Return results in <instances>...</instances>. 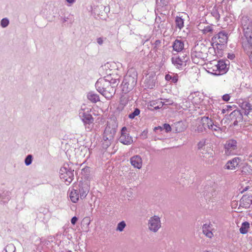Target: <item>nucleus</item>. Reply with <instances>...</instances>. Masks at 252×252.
I'll use <instances>...</instances> for the list:
<instances>
[{
	"label": "nucleus",
	"instance_id": "obj_51",
	"mask_svg": "<svg viewBox=\"0 0 252 252\" xmlns=\"http://www.w3.org/2000/svg\"><path fill=\"white\" fill-rule=\"evenodd\" d=\"M172 76L169 74H166L165 76V79L166 81H171Z\"/></svg>",
	"mask_w": 252,
	"mask_h": 252
},
{
	"label": "nucleus",
	"instance_id": "obj_3",
	"mask_svg": "<svg viewBox=\"0 0 252 252\" xmlns=\"http://www.w3.org/2000/svg\"><path fill=\"white\" fill-rule=\"evenodd\" d=\"M201 124L204 126V128H208L210 129L213 132V134L219 137L220 134V127L219 125L214 123L211 119L208 117H203L202 118L200 122Z\"/></svg>",
	"mask_w": 252,
	"mask_h": 252
},
{
	"label": "nucleus",
	"instance_id": "obj_10",
	"mask_svg": "<svg viewBox=\"0 0 252 252\" xmlns=\"http://www.w3.org/2000/svg\"><path fill=\"white\" fill-rule=\"evenodd\" d=\"M227 119H230L231 121H234L233 125L236 126L238 124V122L242 121L243 115L240 110H235L232 111L229 116L221 120V123L223 121H225L224 124L226 123Z\"/></svg>",
	"mask_w": 252,
	"mask_h": 252
},
{
	"label": "nucleus",
	"instance_id": "obj_50",
	"mask_svg": "<svg viewBox=\"0 0 252 252\" xmlns=\"http://www.w3.org/2000/svg\"><path fill=\"white\" fill-rule=\"evenodd\" d=\"M158 28L162 29L165 28L164 22H160V24H159L158 26Z\"/></svg>",
	"mask_w": 252,
	"mask_h": 252
},
{
	"label": "nucleus",
	"instance_id": "obj_40",
	"mask_svg": "<svg viewBox=\"0 0 252 252\" xmlns=\"http://www.w3.org/2000/svg\"><path fill=\"white\" fill-rule=\"evenodd\" d=\"M112 144V142H108L107 140L105 141L102 140V146L103 149H107Z\"/></svg>",
	"mask_w": 252,
	"mask_h": 252
},
{
	"label": "nucleus",
	"instance_id": "obj_46",
	"mask_svg": "<svg viewBox=\"0 0 252 252\" xmlns=\"http://www.w3.org/2000/svg\"><path fill=\"white\" fill-rule=\"evenodd\" d=\"M230 95L229 94H224L222 96V99L223 100L225 101H228L230 99Z\"/></svg>",
	"mask_w": 252,
	"mask_h": 252
},
{
	"label": "nucleus",
	"instance_id": "obj_9",
	"mask_svg": "<svg viewBox=\"0 0 252 252\" xmlns=\"http://www.w3.org/2000/svg\"><path fill=\"white\" fill-rule=\"evenodd\" d=\"M156 76L154 73H148L145 76L143 87L145 89H152L155 87Z\"/></svg>",
	"mask_w": 252,
	"mask_h": 252
},
{
	"label": "nucleus",
	"instance_id": "obj_60",
	"mask_svg": "<svg viewBox=\"0 0 252 252\" xmlns=\"http://www.w3.org/2000/svg\"><path fill=\"white\" fill-rule=\"evenodd\" d=\"M185 128H183L182 129L180 130L179 131H182L184 130Z\"/></svg>",
	"mask_w": 252,
	"mask_h": 252
},
{
	"label": "nucleus",
	"instance_id": "obj_57",
	"mask_svg": "<svg viewBox=\"0 0 252 252\" xmlns=\"http://www.w3.org/2000/svg\"><path fill=\"white\" fill-rule=\"evenodd\" d=\"M248 55L249 56L250 62H251V63L252 64V52Z\"/></svg>",
	"mask_w": 252,
	"mask_h": 252
},
{
	"label": "nucleus",
	"instance_id": "obj_28",
	"mask_svg": "<svg viewBox=\"0 0 252 252\" xmlns=\"http://www.w3.org/2000/svg\"><path fill=\"white\" fill-rule=\"evenodd\" d=\"M104 78H105L106 80H108L110 86L113 87L114 89H115L119 83L118 79L112 78L111 76H107Z\"/></svg>",
	"mask_w": 252,
	"mask_h": 252
},
{
	"label": "nucleus",
	"instance_id": "obj_15",
	"mask_svg": "<svg viewBox=\"0 0 252 252\" xmlns=\"http://www.w3.org/2000/svg\"><path fill=\"white\" fill-rule=\"evenodd\" d=\"M130 162L134 168L140 169L142 167V159L139 155L132 156L130 158Z\"/></svg>",
	"mask_w": 252,
	"mask_h": 252
},
{
	"label": "nucleus",
	"instance_id": "obj_5",
	"mask_svg": "<svg viewBox=\"0 0 252 252\" xmlns=\"http://www.w3.org/2000/svg\"><path fill=\"white\" fill-rule=\"evenodd\" d=\"M238 149V143L234 139H230L226 141L224 144V155L230 156L237 154Z\"/></svg>",
	"mask_w": 252,
	"mask_h": 252
},
{
	"label": "nucleus",
	"instance_id": "obj_58",
	"mask_svg": "<svg viewBox=\"0 0 252 252\" xmlns=\"http://www.w3.org/2000/svg\"><path fill=\"white\" fill-rule=\"evenodd\" d=\"M248 189H249V187L247 186V187H245L241 192V193H243V192L247 191Z\"/></svg>",
	"mask_w": 252,
	"mask_h": 252
},
{
	"label": "nucleus",
	"instance_id": "obj_22",
	"mask_svg": "<svg viewBox=\"0 0 252 252\" xmlns=\"http://www.w3.org/2000/svg\"><path fill=\"white\" fill-rule=\"evenodd\" d=\"M246 40L243 41L242 46L247 54L252 53V38H246Z\"/></svg>",
	"mask_w": 252,
	"mask_h": 252
},
{
	"label": "nucleus",
	"instance_id": "obj_18",
	"mask_svg": "<svg viewBox=\"0 0 252 252\" xmlns=\"http://www.w3.org/2000/svg\"><path fill=\"white\" fill-rule=\"evenodd\" d=\"M238 104L244 115L248 116L252 110V105L250 102L242 100L241 101H240Z\"/></svg>",
	"mask_w": 252,
	"mask_h": 252
},
{
	"label": "nucleus",
	"instance_id": "obj_7",
	"mask_svg": "<svg viewBox=\"0 0 252 252\" xmlns=\"http://www.w3.org/2000/svg\"><path fill=\"white\" fill-rule=\"evenodd\" d=\"M241 24L246 38H252V23L246 16L242 17Z\"/></svg>",
	"mask_w": 252,
	"mask_h": 252
},
{
	"label": "nucleus",
	"instance_id": "obj_8",
	"mask_svg": "<svg viewBox=\"0 0 252 252\" xmlns=\"http://www.w3.org/2000/svg\"><path fill=\"white\" fill-rule=\"evenodd\" d=\"M91 109L89 108L81 107L79 111V117L84 124L94 123V119L90 113Z\"/></svg>",
	"mask_w": 252,
	"mask_h": 252
},
{
	"label": "nucleus",
	"instance_id": "obj_59",
	"mask_svg": "<svg viewBox=\"0 0 252 252\" xmlns=\"http://www.w3.org/2000/svg\"><path fill=\"white\" fill-rule=\"evenodd\" d=\"M157 1H158L159 0H157ZM160 1L161 2L163 1L162 3L163 4H166L167 1H165V0H160Z\"/></svg>",
	"mask_w": 252,
	"mask_h": 252
},
{
	"label": "nucleus",
	"instance_id": "obj_31",
	"mask_svg": "<svg viewBox=\"0 0 252 252\" xmlns=\"http://www.w3.org/2000/svg\"><path fill=\"white\" fill-rule=\"evenodd\" d=\"M176 26L181 30L184 27V20L180 17H177L175 20Z\"/></svg>",
	"mask_w": 252,
	"mask_h": 252
},
{
	"label": "nucleus",
	"instance_id": "obj_64",
	"mask_svg": "<svg viewBox=\"0 0 252 252\" xmlns=\"http://www.w3.org/2000/svg\"><path fill=\"white\" fill-rule=\"evenodd\" d=\"M252 2V0H250Z\"/></svg>",
	"mask_w": 252,
	"mask_h": 252
},
{
	"label": "nucleus",
	"instance_id": "obj_16",
	"mask_svg": "<svg viewBox=\"0 0 252 252\" xmlns=\"http://www.w3.org/2000/svg\"><path fill=\"white\" fill-rule=\"evenodd\" d=\"M90 190V187L87 183H81L79 185V193L80 198L81 199L85 198L87 195Z\"/></svg>",
	"mask_w": 252,
	"mask_h": 252
},
{
	"label": "nucleus",
	"instance_id": "obj_19",
	"mask_svg": "<svg viewBox=\"0 0 252 252\" xmlns=\"http://www.w3.org/2000/svg\"><path fill=\"white\" fill-rule=\"evenodd\" d=\"M220 32H219L217 34L213 36L212 38V45L213 48L217 50L218 53L220 51Z\"/></svg>",
	"mask_w": 252,
	"mask_h": 252
},
{
	"label": "nucleus",
	"instance_id": "obj_38",
	"mask_svg": "<svg viewBox=\"0 0 252 252\" xmlns=\"http://www.w3.org/2000/svg\"><path fill=\"white\" fill-rule=\"evenodd\" d=\"M9 24V20L6 18H3L0 21V26L2 28H6V27L8 26Z\"/></svg>",
	"mask_w": 252,
	"mask_h": 252
},
{
	"label": "nucleus",
	"instance_id": "obj_32",
	"mask_svg": "<svg viewBox=\"0 0 252 252\" xmlns=\"http://www.w3.org/2000/svg\"><path fill=\"white\" fill-rule=\"evenodd\" d=\"M221 45H225L227 42L228 39V34L226 33L224 31H222L221 32Z\"/></svg>",
	"mask_w": 252,
	"mask_h": 252
},
{
	"label": "nucleus",
	"instance_id": "obj_23",
	"mask_svg": "<svg viewBox=\"0 0 252 252\" xmlns=\"http://www.w3.org/2000/svg\"><path fill=\"white\" fill-rule=\"evenodd\" d=\"M69 197L72 202L76 203L80 198V194L78 189H72L69 193Z\"/></svg>",
	"mask_w": 252,
	"mask_h": 252
},
{
	"label": "nucleus",
	"instance_id": "obj_2",
	"mask_svg": "<svg viewBox=\"0 0 252 252\" xmlns=\"http://www.w3.org/2000/svg\"><path fill=\"white\" fill-rule=\"evenodd\" d=\"M137 74L133 69L129 70L122 83V91L126 94L131 91L137 84Z\"/></svg>",
	"mask_w": 252,
	"mask_h": 252
},
{
	"label": "nucleus",
	"instance_id": "obj_34",
	"mask_svg": "<svg viewBox=\"0 0 252 252\" xmlns=\"http://www.w3.org/2000/svg\"><path fill=\"white\" fill-rule=\"evenodd\" d=\"M207 139H201L197 144V147L199 150H202L204 149L205 145H206Z\"/></svg>",
	"mask_w": 252,
	"mask_h": 252
},
{
	"label": "nucleus",
	"instance_id": "obj_49",
	"mask_svg": "<svg viewBox=\"0 0 252 252\" xmlns=\"http://www.w3.org/2000/svg\"><path fill=\"white\" fill-rule=\"evenodd\" d=\"M227 58H228V59H229L231 60H232L234 59L235 55L233 53H228L227 55Z\"/></svg>",
	"mask_w": 252,
	"mask_h": 252
},
{
	"label": "nucleus",
	"instance_id": "obj_13",
	"mask_svg": "<svg viewBox=\"0 0 252 252\" xmlns=\"http://www.w3.org/2000/svg\"><path fill=\"white\" fill-rule=\"evenodd\" d=\"M116 132L115 128L111 127L110 126L107 125L104 131L103 140L112 143Z\"/></svg>",
	"mask_w": 252,
	"mask_h": 252
},
{
	"label": "nucleus",
	"instance_id": "obj_55",
	"mask_svg": "<svg viewBox=\"0 0 252 252\" xmlns=\"http://www.w3.org/2000/svg\"><path fill=\"white\" fill-rule=\"evenodd\" d=\"M158 130H159L160 131H161L162 130V127L161 126H158V127H155L154 128L155 131H157Z\"/></svg>",
	"mask_w": 252,
	"mask_h": 252
},
{
	"label": "nucleus",
	"instance_id": "obj_36",
	"mask_svg": "<svg viewBox=\"0 0 252 252\" xmlns=\"http://www.w3.org/2000/svg\"><path fill=\"white\" fill-rule=\"evenodd\" d=\"M139 114L140 110L138 108H136L134 109L133 112L129 114L128 118L131 119H134L136 116H138Z\"/></svg>",
	"mask_w": 252,
	"mask_h": 252
},
{
	"label": "nucleus",
	"instance_id": "obj_29",
	"mask_svg": "<svg viewBox=\"0 0 252 252\" xmlns=\"http://www.w3.org/2000/svg\"><path fill=\"white\" fill-rule=\"evenodd\" d=\"M249 228V222L248 221H245L242 223V225L239 229L240 232L243 234H246L248 232Z\"/></svg>",
	"mask_w": 252,
	"mask_h": 252
},
{
	"label": "nucleus",
	"instance_id": "obj_20",
	"mask_svg": "<svg viewBox=\"0 0 252 252\" xmlns=\"http://www.w3.org/2000/svg\"><path fill=\"white\" fill-rule=\"evenodd\" d=\"M252 204V196L243 195L240 200V205L245 208H249Z\"/></svg>",
	"mask_w": 252,
	"mask_h": 252
},
{
	"label": "nucleus",
	"instance_id": "obj_11",
	"mask_svg": "<svg viewBox=\"0 0 252 252\" xmlns=\"http://www.w3.org/2000/svg\"><path fill=\"white\" fill-rule=\"evenodd\" d=\"M205 54L199 50V47L195 46L191 50V58L192 62L196 64H198L203 61Z\"/></svg>",
	"mask_w": 252,
	"mask_h": 252
},
{
	"label": "nucleus",
	"instance_id": "obj_35",
	"mask_svg": "<svg viewBox=\"0 0 252 252\" xmlns=\"http://www.w3.org/2000/svg\"><path fill=\"white\" fill-rule=\"evenodd\" d=\"M5 250L6 252H15L16 248L13 244H9L5 247Z\"/></svg>",
	"mask_w": 252,
	"mask_h": 252
},
{
	"label": "nucleus",
	"instance_id": "obj_62",
	"mask_svg": "<svg viewBox=\"0 0 252 252\" xmlns=\"http://www.w3.org/2000/svg\"><path fill=\"white\" fill-rule=\"evenodd\" d=\"M173 102H169V104H172Z\"/></svg>",
	"mask_w": 252,
	"mask_h": 252
},
{
	"label": "nucleus",
	"instance_id": "obj_41",
	"mask_svg": "<svg viewBox=\"0 0 252 252\" xmlns=\"http://www.w3.org/2000/svg\"><path fill=\"white\" fill-rule=\"evenodd\" d=\"M185 102H183L181 106L184 109H187L188 108L190 107V103L186 99H185Z\"/></svg>",
	"mask_w": 252,
	"mask_h": 252
},
{
	"label": "nucleus",
	"instance_id": "obj_63",
	"mask_svg": "<svg viewBox=\"0 0 252 252\" xmlns=\"http://www.w3.org/2000/svg\"><path fill=\"white\" fill-rule=\"evenodd\" d=\"M68 252H71V251H69Z\"/></svg>",
	"mask_w": 252,
	"mask_h": 252
},
{
	"label": "nucleus",
	"instance_id": "obj_21",
	"mask_svg": "<svg viewBox=\"0 0 252 252\" xmlns=\"http://www.w3.org/2000/svg\"><path fill=\"white\" fill-rule=\"evenodd\" d=\"M220 60L218 61V63L212 67H208L207 71L212 74L219 76L220 75Z\"/></svg>",
	"mask_w": 252,
	"mask_h": 252
},
{
	"label": "nucleus",
	"instance_id": "obj_39",
	"mask_svg": "<svg viewBox=\"0 0 252 252\" xmlns=\"http://www.w3.org/2000/svg\"><path fill=\"white\" fill-rule=\"evenodd\" d=\"M200 30L202 31L203 33L206 34L209 32L212 31V28H211V26L208 25L205 27L203 29Z\"/></svg>",
	"mask_w": 252,
	"mask_h": 252
},
{
	"label": "nucleus",
	"instance_id": "obj_1",
	"mask_svg": "<svg viewBox=\"0 0 252 252\" xmlns=\"http://www.w3.org/2000/svg\"><path fill=\"white\" fill-rule=\"evenodd\" d=\"M96 90L106 98L110 99L115 94L116 89L110 86L108 80L105 78H100L95 84Z\"/></svg>",
	"mask_w": 252,
	"mask_h": 252
},
{
	"label": "nucleus",
	"instance_id": "obj_53",
	"mask_svg": "<svg viewBox=\"0 0 252 252\" xmlns=\"http://www.w3.org/2000/svg\"><path fill=\"white\" fill-rule=\"evenodd\" d=\"M160 43H161V42L160 40H156L154 43L155 47H157L158 46H159L160 45Z\"/></svg>",
	"mask_w": 252,
	"mask_h": 252
},
{
	"label": "nucleus",
	"instance_id": "obj_42",
	"mask_svg": "<svg viewBox=\"0 0 252 252\" xmlns=\"http://www.w3.org/2000/svg\"><path fill=\"white\" fill-rule=\"evenodd\" d=\"M85 126L86 130L88 131H91L93 128L94 123L84 124Z\"/></svg>",
	"mask_w": 252,
	"mask_h": 252
},
{
	"label": "nucleus",
	"instance_id": "obj_30",
	"mask_svg": "<svg viewBox=\"0 0 252 252\" xmlns=\"http://www.w3.org/2000/svg\"><path fill=\"white\" fill-rule=\"evenodd\" d=\"M9 200V196L7 192L0 193V204L5 203Z\"/></svg>",
	"mask_w": 252,
	"mask_h": 252
},
{
	"label": "nucleus",
	"instance_id": "obj_47",
	"mask_svg": "<svg viewBox=\"0 0 252 252\" xmlns=\"http://www.w3.org/2000/svg\"><path fill=\"white\" fill-rule=\"evenodd\" d=\"M96 41L97 43L100 45H102L103 43V38L101 37L97 38Z\"/></svg>",
	"mask_w": 252,
	"mask_h": 252
},
{
	"label": "nucleus",
	"instance_id": "obj_17",
	"mask_svg": "<svg viewBox=\"0 0 252 252\" xmlns=\"http://www.w3.org/2000/svg\"><path fill=\"white\" fill-rule=\"evenodd\" d=\"M212 227L210 223H205L202 226V232L208 238H212L214 236Z\"/></svg>",
	"mask_w": 252,
	"mask_h": 252
},
{
	"label": "nucleus",
	"instance_id": "obj_45",
	"mask_svg": "<svg viewBox=\"0 0 252 252\" xmlns=\"http://www.w3.org/2000/svg\"><path fill=\"white\" fill-rule=\"evenodd\" d=\"M178 81V76L177 74L174 75L172 77L171 82L176 83Z\"/></svg>",
	"mask_w": 252,
	"mask_h": 252
},
{
	"label": "nucleus",
	"instance_id": "obj_26",
	"mask_svg": "<svg viewBox=\"0 0 252 252\" xmlns=\"http://www.w3.org/2000/svg\"><path fill=\"white\" fill-rule=\"evenodd\" d=\"M230 62L227 59L221 60V75L226 73L229 68Z\"/></svg>",
	"mask_w": 252,
	"mask_h": 252
},
{
	"label": "nucleus",
	"instance_id": "obj_43",
	"mask_svg": "<svg viewBox=\"0 0 252 252\" xmlns=\"http://www.w3.org/2000/svg\"><path fill=\"white\" fill-rule=\"evenodd\" d=\"M163 129H165L166 132H169L171 130V127L169 124H164L163 125Z\"/></svg>",
	"mask_w": 252,
	"mask_h": 252
},
{
	"label": "nucleus",
	"instance_id": "obj_56",
	"mask_svg": "<svg viewBox=\"0 0 252 252\" xmlns=\"http://www.w3.org/2000/svg\"><path fill=\"white\" fill-rule=\"evenodd\" d=\"M68 3L73 4L75 2V0H65Z\"/></svg>",
	"mask_w": 252,
	"mask_h": 252
},
{
	"label": "nucleus",
	"instance_id": "obj_14",
	"mask_svg": "<svg viewBox=\"0 0 252 252\" xmlns=\"http://www.w3.org/2000/svg\"><path fill=\"white\" fill-rule=\"evenodd\" d=\"M241 161L239 157H235L227 161L223 166V169L234 170L239 167V165Z\"/></svg>",
	"mask_w": 252,
	"mask_h": 252
},
{
	"label": "nucleus",
	"instance_id": "obj_4",
	"mask_svg": "<svg viewBox=\"0 0 252 252\" xmlns=\"http://www.w3.org/2000/svg\"><path fill=\"white\" fill-rule=\"evenodd\" d=\"M74 170H72L67 164H64L60 170V177L66 184L69 185L74 178Z\"/></svg>",
	"mask_w": 252,
	"mask_h": 252
},
{
	"label": "nucleus",
	"instance_id": "obj_24",
	"mask_svg": "<svg viewBox=\"0 0 252 252\" xmlns=\"http://www.w3.org/2000/svg\"><path fill=\"white\" fill-rule=\"evenodd\" d=\"M184 43L179 40L176 39L173 44L174 50L179 52L181 51L184 48Z\"/></svg>",
	"mask_w": 252,
	"mask_h": 252
},
{
	"label": "nucleus",
	"instance_id": "obj_52",
	"mask_svg": "<svg viewBox=\"0 0 252 252\" xmlns=\"http://www.w3.org/2000/svg\"><path fill=\"white\" fill-rule=\"evenodd\" d=\"M225 106H226V107H228V108H231V106H229V105H225V104H223V106H222L223 108H222V109L221 110V113H225L226 110H225V108H224V107H225Z\"/></svg>",
	"mask_w": 252,
	"mask_h": 252
},
{
	"label": "nucleus",
	"instance_id": "obj_33",
	"mask_svg": "<svg viewBox=\"0 0 252 252\" xmlns=\"http://www.w3.org/2000/svg\"><path fill=\"white\" fill-rule=\"evenodd\" d=\"M126 226V223L125 222V221H122L118 223L116 228V230L119 231L120 232H122L124 230Z\"/></svg>",
	"mask_w": 252,
	"mask_h": 252
},
{
	"label": "nucleus",
	"instance_id": "obj_27",
	"mask_svg": "<svg viewBox=\"0 0 252 252\" xmlns=\"http://www.w3.org/2000/svg\"><path fill=\"white\" fill-rule=\"evenodd\" d=\"M187 60H185V59H184V60H182L180 57L176 58H172V63L178 68H181L184 63Z\"/></svg>",
	"mask_w": 252,
	"mask_h": 252
},
{
	"label": "nucleus",
	"instance_id": "obj_44",
	"mask_svg": "<svg viewBox=\"0 0 252 252\" xmlns=\"http://www.w3.org/2000/svg\"><path fill=\"white\" fill-rule=\"evenodd\" d=\"M205 129H206L205 128H204V126L201 124L197 126L196 130L198 132H202Z\"/></svg>",
	"mask_w": 252,
	"mask_h": 252
},
{
	"label": "nucleus",
	"instance_id": "obj_12",
	"mask_svg": "<svg viewBox=\"0 0 252 252\" xmlns=\"http://www.w3.org/2000/svg\"><path fill=\"white\" fill-rule=\"evenodd\" d=\"M119 140L121 143L126 145H130L132 143V137L127 132L126 127L124 126L122 128Z\"/></svg>",
	"mask_w": 252,
	"mask_h": 252
},
{
	"label": "nucleus",
	"instance_id": "obj_54",
	"mask_svg": "<svg viewBox=\"0 0 252 252\" xmlns=\"http://www.w3.org/2000/svg\"><path fill=\"white\" fill-rule=\"evenodd\" d=\"M196 93H191L188 97L189 99H192L193 98V95L196 94Z\"/></svg>",
	"mask_w": 252,
	"mask_h": 252
},
{
	"label": "nucleus",
	"instance_id": "obj_48",
	"mask_svg": "<svg viewBox=\"0 0 252 252\" xmlns=\"http://www.w3.org/2000/svg\"><path fill=\"white\" fill-rule=\"evenodd\" d=\"M77 220L78 218L74 216L71 219V222L72 224L74 225L76 223Z\"/></svg>",
	"mask_w": 252,
	"mask_h": 252
},
{
	"label": "nucleus",
	"instance_id": "obj_25",
	"mask_svg": "<svg viewBox=\"0 0 252 252\" xmlns=\"http://www.w3.org/2000/svg\"><path fill=\"white\" fill-rule=\"evenodd\" d=\"M87 98L92 102L96 103L99 101V96L93 92H90L87 95Z\"/></svg>",
	"mask_w": 252,
	"mask_h": 252
},
{
	"label": "nucleus",
	"instance_id": "obj_6",
	"mask_svg": "<svg viewBox=\"0 0 252 252\" xmlns=\"http://www.w3.org/2000/svg\"><path fill=\"white\" fill-rule=\"evenodd\" d=\"M148 228L153 232H157L161 226L160 218L156 215L151 217L148 221Z\"/></svg>",
	"mask_w": 252,
	"mask_h": 252
},
{
	"label": "nucleus",
	"instance_id": "obj_61",
	"mask_svg": "<svg viewBox=\"0 0 252 252\" xmlns=\"http://www.w3.org/2000/svg\"><path fill=\"white\" fill-rule=\"evenodd\" d=\"M223 129V128H221V130H222Z\"/></svg>",
	"mask_w": 252,
	"mask_h": 252
},
{
	"label": "nucleus",
	"instance_id": "obj_37",
	"mask_svg": "<svg viewBox=\"0 0 252 252\" xmlns=\"http://www.w3.org/2000/svg\"><path fill=\"white\" fill-rule=\"evenodd\" d=\"M32 161V155H28L25 159V163L27 166L30 165Z\"/></svg>",
	"mask_w": 252,
	"mask_h": 252
}]
</instances>
